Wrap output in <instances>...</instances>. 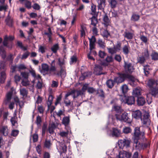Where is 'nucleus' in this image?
<instances>
[{"instance_id":"nucleus-52","label":"nucleus","mask_w":158,"mask_h":158,"mask_svg":"<svg viewBox=\"0 0 158 158\" xmlns=\"http://www.w3.org/2000/svg\"><path fill=\"white\" fill-rule=\"evenodd\" d=\"M99 56L101 58H104L106 56V53L104 51L100 50L98 53Z\"/></svg>"},{"instance_id":"nucleus-46","label":"nucleus","mask_w":158,"mask_h":158,"mask_svg":"<svg viewBox=\"0 0 158 158\" xmlns=\"http://www.w3.org/2000/svg\"><path fill=\"white\" fill-rule=\"evenodd\" d=\"M42 122L41 117L39 115H38L36 117L35 123L38 127H39L41 126V123Z\"/></svg>"},{"instance_id":"nucleus-47","label":"nucleus","mask_w":158,"mask_h":158,"mask_svg":"<svg viewBox=\"0 0 158 158\" xmlns=\"http://www.w3.org/2000/svg\"><path fill=\"white\" fill-rule=\"evenodd\" d=\"M20 94L23 97L27 96V91L24 88H22L20 89Z\"/></svg>"},{"instance_id":"nucleus-50","label":"nucleus","mask_w":158,"mask_h":158,"mask_svg":"<svg viewBox=\"0 0 158 158\" xmlns=\"http://www.w3.org/2000/svg\"><path fill=\"white\" fill-rule=\"evenodd\" d=\"M144 68H143V70L144 72V73L146 75H147L149 73V66L148 65H143Z\"/></svg>"},{"instance_id":"nucleus-18","label":"nucleus","mask_w":158,"mask_h":158,"mask_svg":"<svg viewBox=\"0 0 158 158\" xmlns=\"http://www.w3.org/2000/svg\"><path fill=\"white\" fill-rule=\"evenodd\" d=\"M103 24L105 27H107L109 25L110 23V21L106 14H105L103 17Z\"/></svg>"},{"instance_id":"nucleus-7","label":"nucleus","mask_w":158,"mask_h":158,"mask_svg":"<svg viewBox=\"0 0 158 158\" xmlns=\"http://www.w3.org/2000/svg\"><path fill=\"white\" fill-rule=\"evenodd\" d=\"M124 68L126 71L130 73H131L135 70L134 66L131 63L126 61H124Z\"/></svg>"},{"instance_id":"nucleus-38","label":"nucleus","mask_w":158,"mask_h":158,"mask_svg":"<svg viewBox=\"0 0 158 158\" xmlns=\"http://www.w3.org/2000/svg\"><path fill=\"white\" fill-rule=\"evenodd\" d=\"M137 62L143 64L146 60V59L143 56H139L137 59Z\"/></svg>"},{"instance_id":"nucleus-13","label":"nucleus","mask_w":158,"mask_h":158,"mask_svg":"<svg viewBox=\"0 0 158 158\" xmlns=\"http://www.w3.org/2000/svg\"><path fill=\"white\" fill-rule=\"evenodd\" d=\"M131 155L130 153L127 152L120 153L119 155L117 156L116 158H130Z\"/></svg>"},{"instance_id":"nucleus-8","label":"nucleus","mask_w":158,"mask_h":158,"mask_svg":"<svg viewBox=\"0 0 158 158\" xmlns=\"http://www.w3.org/2000/svg\"><path fill=\"white\" fill-rule=\"evenodd\" d=\"M102 66L96 64L94 69V73L97 75L104 74L102 71Z\"/></svg>"},{"instance_id":"nucleus-63","label":"nucleus","mask_w":158,"mask_h":158,"mask_svg":"<svg viewBox=\"0 0 158 158\" xmlns=\"http://www.w3.org/2000/svg\"><path fill=\"white\" fill-rule=\"evenodd\" d=\"M51 87L53 88H56L58 85L59 83L58 81L53 80L52 82Z\"/></svg>"},{"instance_id":"nucleus-23","label":"nucleus","mask_w":158,"mask_h":158,"mask_svg":"<svg viewBox=\"0 0 158 158\" xmlns=\"http://www.w3.org/2000/svg\"><path fill=\"white\" fill-rule=\"evenodd\" d=\"M130 49V48L128 44L125 45L122 48L123 53L126 55H127L129 53Z\"/></svg>"},{"instance_id":"nucleus-55","label":"nucleus","mask_w":158,"mask_h":158,"mask_svg":"<svg viewBox=\"0 0 158 158\" xmlns=\"http://www.w3.org/2000/svg\"><path fill=\"white\" fill-rule=\"evenodd\" d=\"M28 70L29 72V73H30L33 77L35 76L36 73L35 70L31 68L28 69Z\"/></svg>"},{"instance_id":"nucleus-19","label":"nucleus","mask_w":158,"mask_h":158,"mask_svg":"<svg viewBox=\"0 0 158 158\" xmlns=\"http://www.w3.org/2000/svg\"><path fill=\"white\" fill-rule=\"evenodd\" d=\"M106 0H98V7L99 9L103 10L105 6Z\"/></svg>"},{"instance_id":"nucleus-14","label":"nucleus","mask_w":158,"mask_h":158,"mask_svg":"<svg viewBox=\"0 0 158 158\" xmlns=\"http://www.w3.org/2000/svg\"><path fill=\"white\" fill-rule=\"evenodd\" d=\"M126 99L125 103H127L128 105H132L135 103V99L133 96H130L127 97H125Z\"/></svg>"},{"instance_id":"nucleus-4","label":"nucleus","mask_w":158,"mask_h":158,"mask_svg":"<svg viewBox=\"0 0 158 158\" xmlns=\"http://www.w3.org/2000/svg\"><path fill=\"white\" fill-rule=\"evenodd\" d=\"M15 39L14 36L10 35L8 36L7 35H5L4 38L3 42V45L9 48H11L13 46V40Z\"/></svg>"},{"instance_id":"nucleus-27","label":"nucleus","mask_w":158,"mask_h":158,"mask_svg":"<svg viewBox=\"0 0 158 158\" xmlns=\"http://www.w3.org/2000/svg\"><path fill=\"white\" fill-rule=\"evenodd\" d=\"M112 130V135L113 136L118 137L121 134V131L120 130L114 128H113Z\"/></svg>"},{"instance_id":"nucleus-12","label":"nucleus","mask_w":158,"mask_h":158,"mask_svg":"<svg viewBox=\"0 0 158 158\" xmlns=\"http://www.w3.org/2000/svg\"><path fill=\"white\" fill-rule=\"evenodd\" d=\"M142 113L139 110H138L132 112V116L136 119H139L142 117Z\"/></svg>"},{"instance_id":"nucleus-53","label":"nucleus","mask_w":158,"mask_h":158,"mask_svg":"<svg viewBox=\"0 0 158 158\" xmlns=\"http://www.w3.org/2000/svg\"><path fill=\"white\" fill-rule=\"evenodd\" d=\"M140 39L145 44L147 43L148 40V38L143 35L140 36Z\"/></svg>"},{"instance_id":"nucleus-31","label":"nucleus","mask_w":158,"mask_h":158,"mask_svg":"<svg viewBox=\"0 0 158 158\" xmlns=\"http://www.w3.org/2000/svg\"><path fill=\"white\" fill-rule=\"evenodd\" d=\"M59 47L58 44H54L51 48V50L53 53H56L59 49Z\"/></svg>"},{"instance_id":"nucleus-10","label":"nucleus","mask_w":158,"mask_h":158,"mask_svg":"<svg viewBox=\"0 0 158 158\" xmlns=\"http://www.w3.org/2000/svg\"><path fill=\"white\" fill-rule=\"evenodd\" d=\"M57 148L61 154L62 153H65L67 151V147L64 143L61 142L60 143V145Z\"/></svg>"},{"instance_id":"nucleus-3","label":"nucleus","mask_w":158,"mask_h":158,"mask_svg":"<svg viewBox=\"0 0 158 158\" xmlns=\"http://www.w3.org/2000/svg\"><path fill=\"white\" fill-rule=\"evenodd\" d=\"M145 138L144 132L143 131H141L139 127H135L134 130L133 135V140L136 141L139 140L144 139Z\"/></svg>"},{"instance_id":"nucleus-22","label":"nucleus","mask_w":158,"mask_h":158,"mask_svg":"<svg viewBox=\"0 0 158 158\" xmlns=\"http://www.w3.org/2000/svg\"><path fill=\"white\" fill-rule=\"evenodd\" d=\"M141 89L140 87H137L133 90V94L137 97L141 95Z\"/></svg>"},{"instance_id":"nucleus-41","label":"nucleus","mask_w":158,"mask_h":158,"mask_svg":"<svg viewBox=\"0 0 158 158\" xmlns=\"http://www.w3.org/2000/svg\"><path fill=\"white\" fill-rule=\"evenodd\" d=\"M98 44L99 45V47L101 48L104 49L105 47V42L103 41L101 39H99L98 41Z\"/></svg>"},{"instance_id":"nucleus-16","label":"nucleus","mask_w":158,"mask_h":158,"mask_svg":"<svg viewBox=\"0 0 158 158\" xmlns=\"http://www.w3.org/2000/svg\"><path fill=\"white\" fill-rule=\"evenodd\" d=\"M140 119L143 124L147 125L149 124V120L147 114H144L143 117H141Z\"/></svg>"},{"instance_id":"nucleus-17","label":"nucleus","mask_w":158,"mask_h":158,"mask_svg":"<svg viewBox=\"0 0 158 158\" xmlns=\"http://www.w3.org/2000/svg\"><path fill=\"white\" fill-rule=\"evenodd\" d=\"M0 133L4 136H6L8 134V130L7 126H2L0 127Z\"/></svg>"},{"instance_id":"nucleus-58","label":"nucleus","mask_w":158,"mask_h":158,"mask_svg":"<svg viewBox=\"0 0 158 158\" xmlns=\"http://www.w3.org/2000/svg\"><path fill=\"white\" fill-rule=\"evenodd\" d=\"M0 53L2 56L3 59H4L6 57V52L2 48H0Z\"/></svg>"},{"instance_id":"nucleus-33","label":"nucleus","mask_w":158,"mask_h":158,"mask_svg":"<svg viewBox=\"0 0 158 158\" xmlns=\"http://www.w3.org/2000/svg\"><path fill=\"white\" fill-rule=\"evenodd\" d=\"M6 24L10 27H12L13 25V20L9 17L6 20Z\"/></svg>"},{"instance_id":"nucleus-6","label":"nucleus","mask_w":158,"mask_h":158,"mask_svg":"<svg viewBox=\"0 0 158 158\" xmlns=\"http://www.w3.org/2000/svg\"><path fill=\"white\" fill-rule=\"evenodd\" d=\"M131 140L128 139H123L119 140L118 145L120 148L123 149L124 148H127L129 147Z\"/></svg>"},{"instance_id":"nucleus-60","label":"nucleus","mask_w":158,"mask_h":158,"mask_svg":"<svg viewBox=\"0 0 158 158\" xmlns=\"http://www.w3.org/2000/svg\"><path fill=\"white\" fill-rule=\"evenodd\" d=\"M64 102L66 106H68L71 104L70 101L68 99V97L65 96V99L64 100Z\"/></svg>"},{"instance_id":"nucleus-9","label":"nucleus","mask_w":158,"mask_h":158,"mask_svg":"<svg viewBox=\"0 0 158 158\" xmlns=\"http://www.w3.org/2000/svg\"><path fill=\"white\" fill-rule=\"evenodd\" d=\"M127 77L126 74H121L118 77L114 78V81L118 83H121Z\"/></svg>"},{"instance_id":"nucleus-42","label":"nucleus","mask_w":158,"mask_h":158,"mask_svg":"<svg viewBox=\"0 0 158 158\" xmlns=\"http://www.w3.org/2000/svg\"><path fill=\"white\" fill-rule=\"evenodd\" d=\"M107 50L109 53L111 55H113L117 52V50L116 48H108Z\"/></svg>"},{"instance_id":"nucleus-34","label":"nucleus","mask_w":158,"mask_h":158,"mask_svg":"<svg viewBox=\"0 0 158 158\" xmlns=\"http://www.w3.org/2000/svg\"><path fill=\"white\" fill-rule=\"evenodd\" d=\"M91 24L94 27H96V25L98 23V20L97 18L94 16H93L91 18Z\"/></svg>"},{"instance_id":"nucleus-32","label":"nucleus","mask_w":158,"mask_h":158,"mask_svg":"<svg viewBox=\"0 0 158 158\" xmlns=\"http://www.w3.org/2000/svg\"><path fill=\"white\" fill-rule=\"evenodd\" d=\"M114 81L110 79L107 81L106 84L108 88H112L114 85Z\"/></svg>"},{"instance_id":"nucleus-24","label":"nucleus","mask_w":158,"mask_h":158,"mask_svg":"<svg viewBox=\"0 0 158 158\" xmlns=\"http://www.w3.org/2000/svg\"><path fill=\"white\" fill-rule=\"evenodd\" d=\"M101 35L105 39H106L110 35V33L107 30L102 29L101 31Z\"/></svg>"},{"instance_id":"nucleus-45","label":"nucleus","mask_w":158,"mask_h":158,"mask_svg":"<svg viewBox=\"0 0 158 158\" xmlns=\"http://www.w3.org/2000/svg\"><path fill=\"white\" fill-rule=\"evenodd\" d=\"M139 18L140 16L139 15L134 13L132 15L131 20L134 21H137L139 20Z\"/></svg>"},{"instance_id":"nucleus-40","label":"nucleus","mask_w":158,"mask_h":158,"mask_svg":"<svg viewBox=\"0 0 158 158\" xmlns=\"http://www.w3.org/2000/svg\"><path fill=\"white\" fill-rule=\"evenodd\" d=\"M52 145V143H51L50 140L47 139H45L44 143V146L45 147L49 148Z\"/></svg>"},{"instance_id":"nucleus-1","label":"nucleus","mask_w":158,"mask_h":158,"mask_svg":"<svg viewBox=\"0 0 158 158\" xmlns=\"http://www.w3.org/2000/svg\"><path fill=\"white\" fill-rule=\"evenodd\" d=\"M50 65L51 66L49 67V66L46 64H42V72L45 73L49 76L53 74V72H55L56 71V68L55 65V60L52 61Z\"/></svg>"},{"instance_id":"nucleus-39","label":"nucleus","mask_w":158,"mask_h":158,"mask_svg":"<svg viewBox=\"0 0 158 158\" xmlns=\"http://www.w3.org/2000/svg\"><path fill=\"white\" fill-rule=\"evenodd\" d=\"M43 86V82L42 80L37 81L35 86L36 88L37 89H41Z\"/></svg>"},{"instance_id":"nucleus-62","label":"nucleus","mask_w":158,"mask_h":158,"mask_svg":"<svg viewBox=\"0 0 158 158\" xmlns=\"http://www.w3.org/2000/svg\"><path fill=\"white\" fill-rule=\"evenodd\" d=\"M46 47L42 46H39V49L38 51L40 52H41L42 53H44L45 52Z\"/></svg>"},{"instance_id":"nucleus-11","label":"nucleus","mask_w":158,"mask_h":158,"mask_svg":"<svg viewBox=\"0 0 158 158\" xmlns=\"http://www.w3.org/2000/svg\"><path fill=\"white\" fill-rule=\"evenodd\" d=\"M60 72H57V73L53 72V74L56 75L58 76H60L61 77H65L66 75L65 68L60 69Z\"/></svg>"},{"instance_id":"nucleus-21","label":"nucleus","mask_w":158,"mask_h":158,"mask_svg":"<svg viewBox=\"0 0 158 158\" xmlns=\"http://www.w3.org/2000/svg\"><path fill=\"white\" fill-rule=\"evenodd\" d=\"M14 100L16 106L19 105L20 108H22L24 105V103L23 102L20 101L19 98L16 96L14 97Z\"/></svg>"},{"instance_id":"nucleus-5","label":"nucleus","mask_w":158,"mask_h":158,"mask_svg":"<svg viewBox=\"0 0 158 158\" xmlns=\"http://www.w3.org/2000/svg\"><path fill=\"white\" fill-rule=\"evenodd\" d=\"M116 118L117 120L123 121L127 123H130L131 119L128 116V114L126 112H124L120 115V113H117L115 115Z\"/></svg>"},{"instance_id":"nucleus-54","label":"nucleus","mask_w":158,"mask_h":158,"mask_svg":"<svg viewBox=\"0 0 158 158\" xmlns=\"http://www.w3.org/2000/svg\"><path fill=\"white\" fill-rule=\"evenodd\" d=\"M107 63H111L113 62L114 59L111 56H107L105 59Z\"/></svg>"},{"instance_id":"nucleus-28","label":"nucleus","mask_w":158,"mask_h":158,"mask_svg":"<svg viewBox=\"0 0 158 158\" xmlns=\"http://www.w3.org/2000/svg\"><path fill=\"white\" fill-rule=\"evenodd\" d=\"M123 36L125 38L128 40H131L133 37L132 34L129 32H125L123 34Z\"/></svg>"},{"instance_id":"nucleus-44","label":"nucleus","mask_w":158,"mask_h":158,"mask_svg":"<svg viewBox=\"0 0 158 158\" xmlns=\"http://www.w3.org/2000/svg\"><path fill=\"white\" fill-rule=\"evenodd\" d=\"M109 4L111 8L115 7L117 4L116 0H109Z\"/></svg>"},{"instance_id":"nucleus-43","label":"nucleus","mask_w":158,"mask_h":158,"mask_svg":"<svg viewBox=\"0 0 158 158\" xmlns=\"http://www.w3.org/2000/svg\"><path fill=\"white\" fill-rule=\"evenodd\" d=\"M121 90L123 94L124 95L129 90L128 86L126 85H124L121 87Z\"/></svg>"},{"instance_id":"nucleus-15","label":"nucleus","mask_w":158,"mask_h":158,"mask_svg":"<svg viewBox=\"0 0 158 158\" xmlns=\"http://www.w3.org/2000/svg\"><path fill=\"white\" fill-rule=\"evenodd\" d=\"M80 31L81 32V37H84L85 35L86 32L87 31L86 25L84 24L81 25Z\"/></svg>"},{"instance_id":"nucleus-30","label":"nucleus","mask_w":158,"mask_h":158,"mask_svg":"<svg viewBox=\"0 0 158 158\" xmlns=\"http://www.w3.org/2000/svg\"><path fill=\"white\" fill-rule=\"evenodd\" d=\"M128 79L129 84L132 86H134L135 85L134 82L136 80L135 77L131 76H129L128 77Z\"/></svg>"},{"instance_id":"nucleus-61","label":"nucleus","mask_w":158,"mask_h":158,"mask_svg":"<svg viewBox=\"0 0 158 158\" xmlns=\"http://www.w3.org/2000/svg\"><path fill=\"white\" fill-rule=\"evenodd\" d=\"M114 109L117 112V113H120L119 112H121L122 111V110L121 108V107L119 106L114 105Z\"/></svg>"},{"instance_id":"nucleus-49","label":"nucleus","mask_w":158,"mask_h":158,"mask_svg":"<svg viewBox=\"0 0 158 158\" xmlns=\"http://www.w3.org/2000/svg\"><path fill=\"white\" fill-rule=\"evenodd\" d=\"M6 78V74L5 72L1 73V77L0 78V82L3 83Z\"/></svg>"},{"instance_id":"nucleus-37","label":"nucleus","mask_w":158,"mask_h":158,"mask_svg":"<svg viewBox=\"0 0 158 158\" xmlns=\"http://www.w3.org/2000/svg\"><path fill=\"white\" fill-rule=\"evenodd\" d=\"M33 77L34 78V79L31 81L32 83H34L36 80H37V81L42 80L41 77L39 74H36L35 76Z\"/></svg>"},{"instance_id":"nucleus-59","label":"nucleus","mask_w":158,"mask_h":158,"mask_svg":"<svg viewBox=\"0 0 158 158\" xmlns=\"http://www.w3.org/2000/svg\"><path fill=\"white\" fill-rule=\"evenodd\" d=\"M151 56L153 60H158V53L155 52L153 53Z\"/></svg>"},{"instance_id":"nucleus-29","label":"nucleus","mask_w":158,"mask_h":158,"mask_svg":"<svg viewBox=\"0 0 158 158\" xmlns=\"http://www.w3.org/2000/svg\"><path fill=\"white\" fill-rule=\"evenodd\" d=\"M137 102L138 105L139 106L143 105L145 102L144 98L142 97H138Z\"/></svg>"},{"instance_id":"nucleus-20","label":"nucleus","mask_w":158,"mask_h":158,"mask_svg":"<svg viewBox=\"0 0 158 158\" xmlns=\"http://www.w3.org/2000/svg\"><path fill=\"white\" fill-rule=\"evenodd\" d=\"M134 146H135L136 149L138 150H140L143 149V144L139 142L138 140L136 141L135 140H134Z\"/></svg>"},{"instance_id":"nucleus-2","label":"nucleus","mask_w":158,"mask_h":158,"mask_svg":"<svg viewBox=\"0 0 158 158\" xmlns=\"http://www.w3.org/2000/svg\"><path fill=\"white\" fill-rule=\"evenodd\" d=\"M151 94L154 97L158 98V82L157 81L153 79L149 80L148 83Z\"/></svg>"},{"instance_id":"nucleus-25","label":"nucleus","mask_w":158,"mask_h":158,"mask_svg":"<svg viewBox=\"0 0 158 158\" xmlns=\"http://www.w3.org/2000/svg\"><path fill=\"white\" fill-rule=\"evenodd\" d=\"M14 90V88L12 87L11 89V91L8 92L6 95V100L7 102L10 101L11 98L13 91Z\"/></svg>"},{"instance_id":"nucleus-35","label":"nucleus","mask_w":158,"mask_h":158,"mask_svg":"<svg viewBox=\"0 0 158 158\" xmlns=\"http://www.w3.org/2000/svg\"><path fill=\"white\" fill-rule=\"evenodd\" d=\"M53 98L54 97L51 94L49 96L47 102V105L48 107L52 104Z\"/></svg>"},{"instance_id":"nucleus-48","label":"nucleus","mask_w":158,"mask_h":158,"mask_svg":"<svg viewBox=\"0 0 158 158\" xmlns=\"http://www.w3.org/2000/svg\"><path fill=\"white\" fill-rule=\"evenodd\" d=\"M30 81L28 79H23L21 82V84L24 86H27L29 85Z\"/></svg>"},{"instance_id":"nucleus-26","label":"nucleus","mask_w":158,"mask_h":158,"mask_svg":"<svg viewBox=\"0 0 158 158\" xmlns=\"http://www.w3.org/2000/svg\"><path fill=\"white\" fill-rule=\"evenodd\" d=\"M70 122V116L64 117L62 119V123L65 126H67Z\"/></svg>"},{"instance_id":"nucleus-64","label":"nucleus","mask_w":158,"mask_h":158,"mask_svg":"<svg viewBox=\"0 0 158 158\" xmlns=\"http://www.w3.org/2000/svg\"><path fill=\"white\" fill-rule=\"evenodd\" d=\"M131 130L129 127H125L123 129V132L126 134H128L131 132Z\"/></svg>"},{"instance_id":"nucleus-56","label":"nucleus","mask_w":158,"mask_h":158,"mask_svg":"<svg viewBox=\"0 0 158 158\" xmlns=\"http://www.w3.org/2000/svg\"><path fill=\"white\" fill-rule=\"evenodd\" d=\"M142 56L144 57L145 59L148 58L149 57V53L147 49H144V52L142 53Z\"/></svg>"},{"instance_id":"nucleus-57","label":"nucleus","mask_w":158,"mask_h":158,"mask_svg":"<svg viewBox=\"0 0 158 158\" xmlns=\"http://www.w3.org/2000/svg\"><path fill=\"white\" fill-rule=\"evenodd\" d=\"M24 2L25 7L28 9H30L31 7V2L27 0H26Z\"/></svg>"},{"instance_id":"nucleus-36","label":"nucleus","mask_w":158,"mask_h":158,"mask_svg":"<svg viewBox=\"0 0 158 158\" xmlns=\"http://www.w3.org/2000/svg\"><path fill=\"white\" fill-rule=\"evenodd\" d=\"M23 79H28L29 76V73L27 72L24 71L20 73Z\"/></svg>"},{"instance_id":"nucleus-51","label":"nucleus","mask_w":158,"mask_h":158,"mask_svg":"<svg viewBox=\"0 0 158 158\" xmlns=\"http://www.w3.org/2000/svg\"><path fill=\"white\" fill-rule=\"evenodd\" d=\"M68 131H60L59 133L60 136L63 138L66 137L68 136Z\"/></svg>"}]
</instances>
